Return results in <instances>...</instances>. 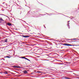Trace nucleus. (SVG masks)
Listing matches in <instances>:
<instances>
[{"label": "nucleus", "mask_w": 79, "mask_h": 79, "mask_svg": "<svg viewBox=\"0 0 79 79\" xmlns=\"http://www.w3.org/2000/svg\"><path fill=\"white\" fill-rule=\"evenodd\" d=\"M4 16V15L0 14V20L3 21H4V20H3L2 19L3 18Z\"/></svg>", "instance_id": "1"}, {"label": "nucleus", "mask_w": 79, "mask_h": 79, "mask_svg": "<svg viewBox=\"0 0 79 79\" xmlns=\"http://www.w3.org/2000/svg\"><path fill=\"white\" fill-rule=\"evenodd\" d=\"M72 44H77V41H73L71 42Z\"/></svg>", "instance_id": "2"}, {"label": "nucleus", "mask_w": 79, "mask_h": 79, "mask_svg": "<svg viewBox=\"0 0 79 79\" xmlns=\"http://www.w3.org/2000/svg\"><path fill=\"white\" fill-rule=\"evenodd\" d=\"M63 45L65 46H70V45H71L68 44H64Z\"/></svg>", "instance_id": "3"}, {"label": "nucleus", "mask_w": 79, "mask_h": 79, "mask_svg": "<svg viewBox=\"0 0 79 79\" xmlns=\"http://www.w3.org/2000/svg\"><path fill=\"white\" fill-rule=\"evenodd\" d=\"M23 37H25V38H27V37H29V36L28 35H25V36H23Z\"/></svg>", "instance_id": "4"}, {"label": "nucleus", "mask_w": 79, "mask_h": 79, "mask_svg": "<svg viewBox=\"0 0 79 79\" xmlns=\"http://www.w3.org/2000/svg\"><path fill=\"white\" fill-rule=\"evenodd\" d=\"M70 46H79V45H74L70 44Z\"/></svg>", "instance_id": "5"}, {"label": "nucleus", "mask_w": 79, "mask_h": 79, "mask_svg": "<svg viewBox=\"0 0 79 79\" xmlns=\"http://www.w3.org/2000/svg\"><path fill=\"white\" fill-rule=\"evenodd\" d=\"M7 25H8V26H11V23H8L7 24Z\"/></svg>", "instance_id": "6"}, {"label": "nucleus", "mask_w": 79, "mask_h": 79, "mask_svg": "<svg viewBox=\"0 0 79 79\" xmlns=\"http://www.w3.org/2000/svg\"><path fill=\"white\" fill-rule=\"evenodd\" d=\"M64 78H65V79H71V78H69L68 77H64Z\"/></svg>", "instance_id": "7"}, {"label": "nucleus", "mask_w": 79, "mask_h": 79, "mask_svg": "<svg viewBox=\"0 0 79 79\" xmlns=\"http://www.w3.org/2000/svg\"><path fill=\"white\" fill-rule=\"evenodd\" d=\"M8 40V39H6L4 41V42H7L8 40Z\"/></svg>", "instance_id": "8"}, {"label": "nucleus", "mask_w": 79, "mask_h": 79, "mask_svg": "<svg viewBox=\"0 0 79 79\" xmlns=\"http://www.w3.org/2000/svg\"><path fill=\"white\" fill-rule=\"evenodd\" d=\"M24 73H27V72L26 70H25L23 72Z\"/></svg>", "instance_id": "9"}, {"label": "nucleus", "mask_w": 79, "mask_h": 79, "mask_svg": "<svg viewBox=\"0 0 79 79\" xmlns=\"http://www.w3.org/2000/svg\"><path fill=\"white\" fill-rule=\"evenodd\" d=\"M25 59V60H28V61H30V60H29L28 59H27V58H26L25 57V59Z\"/></svg>", "instance_id": "10"}, {"label": "nucleus", "mask_w": 79, "mask_h": 79, "mask_svg": "<svg viewBox=\"0 0 79 79\" xmlns=\"http://www.w3.org/2000/svg\"><path fill=\"white\" fill-rule=\"evenodd\" d=\"M4 74H8V73L7 72H4Z\"/></svg>", "instance_id": "11"}, {"label": "nucleus", "mask_w": 79, "mask_h": 79, "mask_svg": "<svg viewBox=\"0 0 79 79\" xmlns=\"http://www.w3.org/2000/svg\"><path fill=\"white\" fill-rule=\"evenodd\" d=\"M21 58H23V59H25V57H23V56H22L21 57Z\"/></svg>", "instance_id": "12"}, {"label": "nucleus", "mask_w": 79, "mask_h": 79, "mask_svg": "<svg viewBox=\"0 0 79 79\" xmlns=\"http://www.w3.org/2000/svg\"><path fill=\"white\" fill-rule=\"evenodd\" d=\"M17 68H21V67L19 66H17Z\"/></svg>", "instance_id": "13"}, {"label": "nucleus", "mask_w": 79, "mask_h": 79, "mask_svg": "<svg viewBox=\"0 0 79 79\" xmlns=\"http://www.w3.org/2000/svg\"><path fill=\"white\" fill-rule=\"evenodd\" d=\"M6 58H10V57L8 56H6Z\"/></svg>", "instance_id": "14"}, {"label": "nucleus", "mask_w": 79, "mask_h": 79, "mask_svg": "<svg viewBox=\"0 0 79 79\" xmlns=\"http://www.w3.org/2000/svg\"><path fill=\"white\" fill-rule=\"evenodd\" d=\"M71 40V41H72V40L71 39H68V40Z\"/></svg>", "instance_id": "15"}, {"label": "nucleus", "mask_w": 79, "mask_h": 79, "mask_svg": "<svg viewBox=\"0 0 79 79\" xmlns=\"http://www.w3.org/2000/svg\"><path fill=\"white\" fill-rule=\"evenodd\" d=\"M17 67H18V66H14V68H17Z\"/></svg>", "instance_id": "16"}, {"label": "nucleus", "mask_w": 79, "mask_h": 79, "mask_svg": "<svg viewBox=\"0 0 79 79\" xmlns=\"http://www.w3.org/2000/svg\"><path fill=\"white\" fill-rule=\"evenodd\" d=\"M72 40H76V39H73Z\"/></svg>", "instance_id": "17"}, {"label": "nucleus", "mask_w": 79, "mask_h": 79, "mask_svg": "<svg viewBox=\"0 0 79 79\" xmlns=\"http://www.w3.org/2000/svg\"><path fill=\"white\" fill-rule=\"evenodd\" d=\"M38 73H41V72H38Z\"/></svg>", "instance_id": "18"}, {"label": "nucleus", "mask_w": 79, "mask_h": 79, "mask_svg": "<svg viewBox=\"0 0 79 79\" xmlns=\"http://www.w3.org/2000/svg\"><path fill=\"white\" fill-rule=\"evenodd\" d=\"M45 27V28H46V27Z\"/></svg>", "instance_id": "19"}]
</instances>
